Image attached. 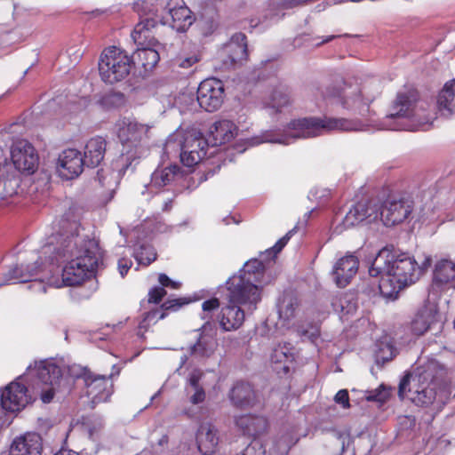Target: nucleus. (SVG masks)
I'll return each mask as SVG.
<instances>
[{"label":"nucleus","mask_w":455,"mask_h":455,"mask_svg":"<svg viewBox=\"0 0 455 455\" xmlns=\"http://www.w3.org/2000/svg\"><path fill=\"white\" fill-rule=\"evenodd\" d=\"M74 226L76 233L59 234L43 247L44 254H52L50 256L52 263H66L61 275L65 286L81 284L92 275L100 259L97 241L81 236L76 224Z\"/></svg>","instance_id":"1"},{"label":"nucleus","mask_w":455,"mask_h":455,"mask_svg":"<svg viewBox=\"0 0 455 455\" xmlns=\"http://www.w3.org/2000/svg\"><path fill=\"white\" fill-rule=\"evenodd\" d=\"M431 259L426 258L419 267L413 258L406 253L395 255L387 248L379 251L369 268L371 276H379V288L385 297H392L405 286L414 283L423 268L430 265Z\"/></svg>","instance_id":"2"},{"label":"nucleus","mask_w":455,"mask_h":455,"mask_svg":"<svg viewBox=\"0 0 455 455\" xmlns=\"http://www.w3.org/2000/svg\"><path fill=\"white\" fill-rule=\"evenodd\" d=\"M364 124L359 120L334 117H304L291 121L283 134L266 132L260 139H255L253 144L262 142L288 145L292 140L307 139L323 135L332 131H363Z\"/></svg>","instance_id":"3"},{"label":"nucleus","mask_w":455,"mask_h":455,"mask_svg":"<svg viewBox=\"0 0 455 455\" xmlns=\"http://www.w3.org/2000/svg\"><path fill=\"white\" fill-rule=\"evenodd\" d=\"M442 370L436 362H428L423 366L418 367L413 374L404 376L398 389V395L403 398L407 393L412 392L411 400L421 406H428L436 398V386L441 376Z\"/></svg>","instance_id":"4"},{"label":"nucleus","mask_w":455,"mask_h":455,"mask_svg":"<svg viewBox=\"0 0 455 455\" xmlns=\"http://www.w3.org/2000/svg\"><path fill=\"white\" fill-rule=\"evenodd\" d=\"M265 266L261 260H248L237 275L227 281L228 290H231L234 300L253 305L261 300Z\"/></svg>","instance_id":"5"},{"label":"nucleus","mask_w":455,"mask_h":455,"mask_svg":"<svg viewBox=\"0 0 455 455\" xmlns=\"http://www.w3.org/2000/svg\"><path fill=\"white\" fill-rule=\"evenodd\" d=\"M378 89V84L346 82L338 88L328 90L327 97L343 109L364 116L376 99Z\"/></svg>","instance_id":"6"},{"label":"nucleus","mask_w":455,"mask_h":455,"mask_svg":"<svg viewBox=\"0 0 455 455\" xmlns=\"http://www.w3.org/2000/svg\"><path fill=\"white\" fill-rule=\"evenodd\" d=\"M418 92L416 90L409 89L397 93L396 99L393 102L390 112L385 116L379 129L380 130H405L409 129L403 124V120L415 118L419 127L426 130V126L432 124L433 116H423L420 114L422 108H416L418 101Z\"/></svg>","instance_id":"7"},{"label":"nucleus","mask_w":455,"mask_h":455,"mask_svg":"<svg viewBox=\"0 0 455 455\" xmlns=\"http://www.w3.org/2000/svg\"><path fill=\"white\" fill-rule=\"evenodd\" d=\"M132 60L127 52L116 46L105 49L99 61V72L103 82L116 84L126 78Z\"/></svg>","instance_id":"8"},{"label":"nucleus","mask_w":455,"mask_h":455,"mask_svg":"<svg viewBox=\"0 0 455 455\" xmlns=\"http://www.w3.org/2000/svg\"><path fill=\"white\" fill-rule=\"evenodd\" d=\"M28 375H36L38 382L35 390L39 394L44 403L52 401L54 394L59 390L63 376V369L53 360H44L37 363L33 369L28 368Z\"/></svg>","instance_id":"9"},{"label":"nucleus","mask_w":455,"mask_h":455,"mask_svg":"<svg viewBox=\"0 0 455 455\" xmlns=\"http://www.w3.org/2000/svg\"><path fill=\"white\" fill-rule=\"evenodd\" d=\"M116 134L123 146L126 148H134L135 152L132 153L126 150V160L130 158L135 159L137 156V147L140 141L147 137L150 127L147 124H140L136 120L130 118H122L116 124Z\"/></svg>","instance_id":"10"},{"label":"nucleus","mask_w":455,"mask_h":455,"mask_svg":"<svg viewBox=\"0 0 455 455\" xmlns=\"http://www.w3.org/2000/svg\"><path fill=\"white\" fill-rule=\"evenodd\" d=\"M228 305L221 308L220 316V325L225 331H232L239 329L245 319L246 314H251L256 308L258 303L252 307L248 303L234 300L231 297V290H228Z\"/></svg>","instance_id":"11"},{"label":"nucleus","mask_w":455,"mask_h":455,"mask_svg":"<svg viewBox=\"0 0 455 455\" xmlns=\"http://www.w3.org/2000/svg\"><path fill=\"white\" fill-rule=\"evenodd\" d=\"M223 100L224 87L221 81L209 78L200 83L196 92V100L205 111H216L222 105Z\"/></svg>","instance_id":"12"},{"label":"nucleus","mask_w":455,"mask_h":455,"mask_svg":"<svg viewBox=\"0 0 455 455\" xmlns=\"http://www.w3.org/2000/svg\"><path fill=\"white\" fill-rule=\"evenodd\" d=\"M412 211V201L403 196H390L380 209V219L387 227L403 222Z\"/></svg>","instance_id":"13"},{"label":"nucleus","mask_w":455,"mask_h":455,"mask_svg":"<svg viewBox=\"0 0 455 455\" xmlns=\"http://www.w3.org/2000/svg\"><path fill=\"white\" fill-rule=\"evenodd\" d=\"M247 55L246 36L243 33L235 34L219 52L223 67L227 69L242 64L246 60Z\"/></svg>","instance_id":"14"},{"label":"nucleus","mask_w":455,"mask_h":455,"mask_svg":"<svg viewBox=\"0 0 455 455\" xmlns=\"http://www.w3.org/2000/svg\"><path fill=\"white\" fill-rule=\"evenodd\" d=\"M11 156L16 169L32 173L38 164L35 148L26 140H16L11 148Z\"/></svg>","instance_id":"15"},{"label":"nucleus","mask_w":455,"mask_h":455,"mask_svg":"<svg viewBox=\"0 0 455 455\" xmlns=\"http://www.w3.org/2000/svg\"><path fill=\"white\" fill-rule=\"evenodd\" d=\"M86 165L80 151L68 148L59 156L57 170L60 177L72 180L78 177Z\"/></svg>","instance_id":"16"},{"label":"nucleus","mask_w":455,"mask_h":455,"mask_svg":"<svg viewBox=\"0 0 455 455\" xmlns=\"http://www.w3.org/2000/svg\"><path fill=\"white\" fill-rule=\"evenodd\" d=\"M190 149L193 151H206L207 142L200 132H188L184 138L180 134L172 135L167 139L164 145V150L167 153L172 151L176 153L179 151H190Z\"/></svg>","instance_id":"17"},{"label":"nucleus","mask_w":455,"mask_h":455,"mask_svg":"<svg viewBox=\"0 0 455 455\" xmlns=\"http://www.w3.org/2000/svg\"><path fill=\"white\" fill-rule=\"evenodd\" d=\"M27 392V387L19 381L10 383L1 393L2 407L12 412L20 411L28 403Z\"/></svg>","instance_id":"18"},{"label":"nucleus","mask_w":455,"mask_h":455,"mask_svg":"<svg viewBox=\"0 0 455 455\" xmlns=\"http://www.w3.org/2000/svg\"><path fill=\"white\" fill-rule=\"evenodd\" d=\"M455 288V262L441 259L435 265L431 289L435 292Z\"/></svg>","instance_id":"19"},{"label":"nucleus","mask_w":455,"mask_h":455,"mask_svg":"<svg viewBox=\"0 0 455 455\" xmlns=\"http://www.w3.org/2000/svg\"><path fill=\"white\" fill-rule=\"evenodd\" d=\"M171 17V27L177 32H185L194 23L195 18L183 0H170L166 5Z\"/></svg>","instance_id":"20"},{"label":"nucleus","mask_w":455,"mask_h":455,"mask_svg":"<svg viewBox=\"0 0 455 455\" xmlns=\"http://www.w3.org/2000/svg\"><path fill=\"white\" fill-rule=\"evenodd\" d=\"M436 306L427 303L422 307L411 323V331L416 336L424 334L434 324L440 322Z\"/></svg>","instance_id":"21"},{"label":"nucleus","mask_w":455,"mask_h":455,"mask_svg":"<svg viewBox=\"0 0 455 455\" xmlns=\"http://www.w3.org/2000/svg\"><path fill=\"white\" fill-rule=\"evenodd\" d=\"M201 331L196 343L190 347L191 354L200 357H210L217 347L214 323L207 321Z\"/></svg>","instance_id":"22"},{"label":"nucleus","mask_w":455,"mask_h":455,"mask_svg":"<svg viewBox=\"0 0 455 455\" xmlns=\"http://www.w3.org/2000/svg\"><path fill=\"white\" fill-rule=\"evenodd\" d=\"M42 450L41 436L36 433H27L13 440L10 455H41Z\"/></svg>","instance_id":"23"},{"label":"nucleus","mask_w":455,"mask_h":455,"mask_svg":"<svg viewBox=\"0 0 455 455\" xmlns=\"http://www.w3.org/2000/svg\"><path fill=\"white\" fill-rule=\"evenodd\" d=\"M219 440L218 429L212 422L204 421L200 424L196 432V443L203 455L212 454L217 448Z\"/></svg>","instance_id":"24"},{"label":"nucleus","mask_w":455,"mask_h":455,"mask_svg":"<svg viewBox=\"0 0 455 455\" xmlns=\"http://www.w3.org/2000/svg\"><path fill=\"white\" fill-rule=\"evenodd\" d=\"M359 261L352 254L339 259L333 267L332 275L339 287L347 286L358 270Z\"/></svg>","instance_id":"25"},{"label":"nucleus","mask_w":455,"mask_h":455,"mask_svg":"<svg viewBox=\"0 0 455 455\" xmlns=\"http://www.w3.org/2000/svg\"><path fill=\"white\" fill-rule=\"evenodd\" d=\"M84 386L87 395L91 396L94 403L107 401L112 393L111 383L105 375H87Z\"/></svg>","instance_id":"26"},{"label":"nucleus","mask_w":455,"mask_h":455,"mask_svg":"<svg viewBox=\"0 0 455 455\" xmlns=\"http://www.w3.org/2000/svg\"><path fill=\"white\" fill-rule=\"evenodd\" d=\"M41 265H39L36 262H35L33 265H27L26 267L21 265L19 267H14L11 269H9L4 274V282L3 283H0V286L3 284L9 283L11 282H19V283H26V282H35V284L38 285L40 288H42L43 291H45V287L42 283L41 281H37L36 279H34V277L39 273Z\"/></svg>","instance_id":"27"},{"label":"nucleus","mask_w":455,"mask_h":455,"mask_svg":"<svg viewBox=\"0 0 455 455\" xmlns=\"http://www.w3.org/2000/svg\"><path fill=\"white\" fill-rule=\"evenodd\" d=\"M187 303L188 301L185 299H168L162 304L161 307L147 312L144 315L143 319L140 321L139 328L140 330H147L151 323H156L157 321L164 319L166 315V310L177 311Z\"/></svg>","instance_id":"28"},{"label":"nucleus","mask_w":455,"mask_h":455,"mask_svg":"<svg viewBox=\"0 0 455 455\" xmlns=\"http://www.w3.org/2000/svg\"><path fill=\"white\" fill-rule=\"evenodd\" d=\"M107 141L100 136L90 139L84 148V160L88 167L98 166L104 158Z\"/></svg>","instance_id":"29"},{"label":"nucleus","mask_w":455,"mask_h":455,"mask_svg":"<svg viewBox=\"0 0 455 455\" xmlns=\"http://www.w3.org/2000/svg\"><path fill=\"white\" fill-rule=\"evenodd\" d=\"M377 217L378 213L372 207L369 206L365 203L360 202L355 204L347 212L344 217L343 225L345 228H352L364 220H367L368 222L375 220Z\"/></svg>","instance_id":"30"},{"label":"nucleus","mask_w":455,"mask_h":455,"mask_svg":"<svg viewBox=\"0 0 455 455\" xmlns=\"http://www.w3.org/2000/svg\"><path fill=\"white\" fill-rule=\"evenodd\" d=\"M183 179L187 180L188 176L178 165L174 164L163 169H156L151 175V185L161 188L172 182H179Z\"/></svg>","instance_id":"31"},{"label":"nucleus","mask_w":455,"mask_h":455,"mask_svg":"<svg viewBox=\"0 0 455 455\" xmlns=\"http://www.w3.org/2000/svg\"><path fill=\"white\" fill-rule=\"evenodd\" d=\"M158 25V20L153 17L141 18L132 32V37L138 45H145L148 42V45L152 44L153 29Z\"/></svg>","instance_id":"32"},{"label":"nucleus","mask_w":455,"mask_h":455,"mask_svg":"<svg viewBox=\"0 0 455 455\" xmlns=\"http://www.w3.org/2000/svg\"><path fill=\"white\" fill-rule=\"evenodd\" d=\"M237 126L229 120L215 122L210 129L215 145H221L231 141L237 134Z\"/></svg>","instance_id":"33"},{"label":"nucleus","mask_w":455,"mask_h":455,"mask_svg":"<svg viewBox=\"0 0 455 455\" xmlns=\"http://www.w3.org/2000/svg\"><path fill=\"white\" fill-rule=\"evenodd\" d=\"M141 46L142 47L137 49L131 57L132 64L142 67L145 71L151 70L160 60L158 51L150 46Z\"/></svg>","instance_id":"34"},{"label":"nucleus","mask_w":455,"mask_h":455,"mask_svg":"<svg viewBox=\"0 0 455 455\" xmlns=\"http://www.w3.org/2000/svg\"><path fill=\"white\" fill-rule=\"evenodd\" d=\"M232 403L240 408L251 406L255 399V394L249 383L238 382L230 391Z\"/></svg>","instance_id":"35"},{"label":"nucleus","mask_w":455,"mask_h":455,"mask_svg":"<svg viewBox=\"0 0 455 455\" xmlns=\"http://www.w3.org/2000/svg\"><path fill=\"white\" fill-rule=\"evenodd\" d=\"M437 106L443 115H451L455 111V79L445 83L437 99Z\"/></svg>","instance_id":"36"},{"label":"nucleus","mask_w":455,"mask_h":455,"mask_svg":"<svg viewBox=\"0 0 455 455\" xmlns=\"http://www.w3.org/2000/svg\"><path fill=\"white\" fill-rule=\"evenodd\" d=\"M236 426L248 435H257L266 428V420L262 417L242 415L235 419Z\"/></svg>","instance_id":"37"},{"label":"nucleus","mask_w":455,"mask_h":455,"mask_svg":"<svg viewBox=\"0 0 455 455\" xmlns=\"http://www.w3.org/2000/svg\"><path fill=\"white\" fill-rule=\"evenodd\" d=\"M290 103L291 97L288 88L280 86L272 92L266 102V107L277 113L280 112L283 107L290 105Z\"/></svg>","instance_id":"38"},{"label":"nucleus","mask_w":455,"mask_h":455,"mask_svg":"<svg viewBox=\"0 0 455 455\" xmlns=\"http://www.w3.org/2000/svg\"><path fill=\"white\" fill-rule=\"evenodd\" d=\"M299 303L296 297L291 294H285L280 299L278 304V313L280 318L289 320L295 314Z\"/></svg>","instance_id":"39"},{"label":"nucleus","mask_w":455,"mask_h":455,"mask_svg":"<svg viewBox=\"0 0 455 455\" xmlns=\"http://www.w3.org/2000/svg\"><path fill=\"white\" fill-rule=\"evenodd\" d=\"M135 259L140 265L148 266L156 259V252L150 245H141L135 251Z\"/></svg>","instance_id":"40"},{"label":"nucleus","mask_w":455,"mask_h":455,"mask_svg":"<svg viewBox=\"0 0 455 455\" xmlns=\"http://www.w3.org/2000/svg\"><path fill=\"white\" fill-rule=\"evenodd\" d=\"M180 160L186 166L192 167L197 164L205 156L206 151H179Z\"/></svg>","instance_id":"41"},{"label":"nucleus","mask_w":455,"mask_h":455,"mask_svg":"<svg viewBox=\"0 0 455 455\" xmlns=\"http://www.w3.org/2000/svg\"><path fill=\"white\" fill-rule=\"evenodd\" d=\"M389 390L384 385H380L374 390L365 391L364 398L370 402L385 403L389 398Z\"/></svg>","instance_id":"42"},{"label":"nucleus","mask_w":455,"mask_h":455,"mask_svg":"<svg viewBox=\"0 0 455 455\" xmlns=\"http://www.w3.org/2000/svg\"><path fill=\"white\" fill-rule=\"evenodd\" d=\"M395 356V350L391 344L387 342H380L378 345V349L376 351V359L378 362L382 361L387 362Z\"/></svg>","instance_id":"43"},{"label":"nucleus","mask_w":455,"mask_h":455,"mask_svg":"<svg viewBox=\"0 0 455 455\" xmlns=\"http://www.w3.org/2000/svg\"><path fill=\"white\" fill-rule=\"evenodd\" d=\"M266 448L259 439H253L241 452V455H265Z\"/></svg>","instance_id":"44"},{"label":"nucleus","mask_w":455,"mask_h":455,"mask_svg":"<svg viewBox=\"0 0 455 455\" xmlns=\"http://www.w3.org/2000/svg\"><path fill=\"white\" fill-rule=\"evenodd\" d=\"M292 231H290L288 234H286L283 237H282L281 239H279L275 244L267 249L264 254L267 257H272V258H275L281 251L282 249L285 246V244L287 243L288 240L290 239V236H291V234Z\"/></svg>","instance_id":"45"},{"label":"nucleus","mask_w":455,"mask_h":455,"mask_svg":"<svg viewBox=\"0 0 455 455\" xmlns=\"http://www.w3.org/2000/svg\"><path fill=\"white\" fill-rule=\"evenodd\" d=\"M68 373L74 379H83L84 382H86L87 375H91L92 372L80 365L73 364L68 367Z\"/></svg>","instance_id":"46"},{"label":"nucleus","mask_w":455,"mask_h":455,"mask_svg":"<svg viewBox=\"0 0 455 455\" xmlns=\"http://www.w3.org/2000/svg\"><path fill=\"white\" fill-rule=\"evenodd\" d=\"M334 307H339L343 314H350L355 310V304L352 303L347 296L339 299L338 301L333 303Z\"/></svg>","instance_id":"47"},{"label":"nucleus","mask_w":455,"mask_h":455,"mask_svg":"<svg viewBox=\"0 0 455 455\" xmlns=\"http://www.w3.org/2000/svg\"><path fill=\"white\" fill-rule=\"evenodd\" d=\"M124 100V94L120 92H112L106 94L102 100L101 103L104 106H113L116 103H122Z\"/></svg>","instance_id":"48"},{"label":"nucleus","mask_w":455,"mask_h":455,"mask_svg":"<svg viewBox=\"0 0 455 455\" xmlns=\"http://www.w3.org/2000/svg\"><path fill=\"white\" fill-rule=\"evenodd\" d=\"M166 295V291L163 287H154L148 291V302L159 303Z\"/></svg>","instance_id":"49"},{"label":"nucleus","mask_w":455,"mask_h":455,"mask_svg":"<svg viewBox=\"0 0 455 455\" xmlns=\"http://www.w3.org/2000/svg\"><path fill=\"white\" fill-rule=\"evenodd\" d=\"M199 61V58L193 54L188 57H179L175 60V65L181 68H189Z\"/></svg>","instance_id":"50"},{"label":"nucleus","mask_w":455,"mask_h":455,"mask_svg":"<svg viewBox=\"0 0 455 455\" xmlns=\"http://www.w3.org/2000/svg\"><path fill=\"white\" fill-rule=\"evenodd\" d=\"M334 401L339 403V404H341V406L345 409L347 408H349L350 407V404H349V396H348V392L347 390L346 389H341L339 390L335 397H334Z\"/></svg>","instance_id":"51"},{"label":"nucleus","mask_w":455,"mask_h":455,"mask_svg":"<svg viewBox=\"0 0 455 455\" xmlns=\"http://www.w3.org/2000/svg\"><path fill=\"white\" fill-rule=\"evenodd\" d=\"M158 281L161 284L160 287H170L172 289H179L180 283L175 281L171 280L165 274H160L158 276Z\"/></svg>","instance_id":"52"},{"label":"nucleus","mask_w":455,"mask_h":455,"mask_svg":"<svg viewBox=\"0 0 455 455\" xmlns=\"http://www.w3.org/2000/svg\"><path fill=\"white\" fill-rule=\"evenodd\" d=\"M193 389L195 392L189 398L190 403L193 404H199V403H203L205 399V392H204L203 387L193 388Z\"/></svg>","instance_id":"53"},{"label":"nucleus","mask_w":455,"mask_h":455,"mask_svg":"<svg viewBox=\"0 0 455 455\" xmlns=\"http://www.w3.org/2000/svg\"><path fill=\"white\" fill-rule=\"evenodd\" d=\"M203 377V372L200 370H195L189 374L188 383L192 388L202 387L199 384Z\"/></svg>","instance_id":"54"},{"label":"nucleus","mask_w":455,"mask_h":455,"mask_svg":"<svg viewBox=\"0 0 455 455\" xmlns=\"http://www.w3.org/2000/svg\"><path fill=\"white\" fill-rule=\"evenodd\" d=\"M219 307H220V301L216 298L205 300L202 305V308H203L204 312L212 311L213 309L218 308Z\"/></svg>","instance_id":"55"},{"label":"nucleus","mask_w":455,"mask_h":455,"mask_svg":"<svg viewBox=\"0 0 455 455\" xmlns=\"http://www.w3.org/2000/svg\"><path fill=\"white\" fill-rule=\"evenodd\" d=\"M132 262L131 259H121L118 261V270L120 272V275L124 277V275L128 272L130 267H132Z\"/></svg>","instance_id":"56"},{"label":"nucleus","mask_w":455,"mask_h":455,"mask_svg":"<svg viewBox=\"0 0 455 455\" xmlns=\"http://www.w3.org/2000/svg\"><path fill=\"white\" fill-rule=\"evenodd\" d=\"M283 347L282 346H278L273 350L271 359L275 363H282L284 359L283 355Z\"/></svg>","instance_id":"57"},{"label":"nucleus","mask_w":455,"mask_h":455,"mask_svg":"<svg viewBox=\"0 0 455 455\" xmlns=\"http://www.w3.org/2000/svg\"><path fill=\"white\" fill-rule=\"evenodd\" d=\"M213 175H214V172L210 170L206 173H203L200 172H196V173H195V176L192 177V179H196L199 182H203V181L206 180L209 176H213Z\"/></svg>","instance_id":"58"},{"label":"nucleus","mask_w":455,"mask_h":455,"mask_svg":"<svg viewBox=\"0 0 455 455\" xmlns=\"http://www.w3.org/2000/svg\"><path fill=\"white\" fill-rule=\"evenodd\" d=\"M282 347H283V357L285 360H292L293 359V354L291 352L292 347L290 343L283 345Z\"/></svg>","instance_id":"59"},{"label":"nucleus","mask_w":455,"mask_h":455,"mask_svg":"<svg viewBox=\"0 0 455 455\" xmlns=\"http://www.w3.org/2000/svg\"><path fill=\"white\" fill-rule=\"evenodd\" d=\"M299 331L301 336H308L309 338L316 337L318 335V331L316 328H313L311 331L304 329H301Z\"/></svg>","instance_id":"60"},{"label":"nucleus","mask_w":455,"mask_h":455,"mask_svg":"<svg viewBox=\"0 0 455 455\" xmlns=\"http://www.w3.org/2000/svg\"><path fill=\"white\" fill-rule=\"evenodd\" d=\"M54 455H78V453L71 450L61 449Z\"/></svg>","instance_id":"61"},{"label":"nucleus","mask_w":455,"mask_h":455,"mask_svg":"<svg viewBox=\"0 0 455 455\" xmlns=\"http://www.w3.org/2000/svg\"><path fill=\"white\" fill-rule=\"evenodd\" d=\"M336 36H327L325 39H323V41L319 42V43H316L315 45L319 46L324 43H327V42H330L331 41L333 38H335Z\"/></svg>","instance_id":"62"},{"label":"nucleus","mask_w":455,"mask_h":455,"mask_svg":"<svg viewBox=\"0 0 455 455\" xmlns=\"http://www.w3.org/2000/svg\"><path fill=\"white\" fill-rule=\"evenodd\" d=\"M171 208H172V200H169V201L164 203L163 210L164 211H169Z\"/></svg>","instance_id":"63"},{"label":"nucleus","mask_w":455,"mask_h":455,"mask_svg":"<svg viewBox=\"0 0 455 455\" xmlns=\"http://www.w3.org/2000/svg\"><path fill=\"white\" fill-rule=\"evenodd\" d=\"M186 360H187L186 356L181 357V365L185 363Z\"/></svg>","instance_id":"64"}]
</instances>
